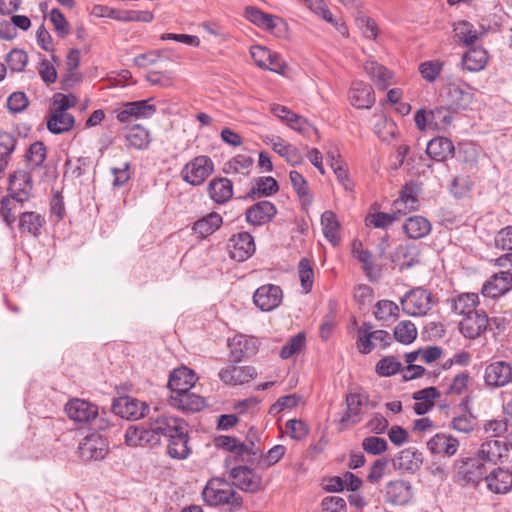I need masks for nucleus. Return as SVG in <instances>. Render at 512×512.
I'll use <instances>...</instances> for the list:
<instances>
[{
    "label": "nucleus",
    "mask_w": 512,
    "mask_h": 512,
    "mask_svg": "<svg viewBox=\"0 0 512 512\" xmlns=\"http://www.w3.org/2000/svg\"><path fill=\"white\" fill-rule=\"evenodd\" d=\"M353 255L354 257L362 264V269L365 272V275L372 279V271L374 268V257L373 254L362 247L361 242L353 243Z\"/></svg>",
    "instance_id": "nucleus-58"
},
{
    "label": "nucleus",
    "mask_w": 512,
    "mask_h": 512,
    "mask_svg": "<svg viewBox=\"0 0 512 512\" xmlns=\"http://www.w3.org/2000/svg\"><path fill=\"white\" fill-rule=\"evenodd\" d=\"M401 305L408 315L424 316L432 308V294L424 288H414L401 299Z\"/></svg>",
    "instance_id": "nucleus-7"
},
{
    "label": "nucleus",
    "mask_w": 512,
    "mask_h": 512,
    "mask_svg": "<svg viewBox=\"0 0 512 512\" xmlns=\"http://www.w3.org/2000/svg\"><path fill=\"white\" fill-rule=\"evenodd\" d=\"M169 403L183 412H199L205 407L204 398L190 390L174 392L169 397Z\"/></svg>",
    "instance_id": "nucleus-25"
},
{
    "label": "nucleus",
    "mask_w": 512,
    "mask_h": 512,
    "mask_svg": "<svg viewBox=\"0 0 512 512\" xmlns=\"http://www.w3.org/2000/svg\"><path fill=\"white\" fill-rule=\"evenodd\" d=\"M476 417L471 412H465L453 417L451 427L464 434L471 433L476 426Z\"/></svg>",
    "instance_id": "nucleus-62"
},
{
    "label": "nucleus",
    "mask_w": 512,
    "mask_h": 512,
    "mask_svg": "<svg viewBox=\"0 0 512 512\" xmlns=\"http://www.w3.org/2000/svg\"><path fill=\"white\" fill-rule=\"evenodd\" d=\"M244 16L251 23L267 31H272L276 27L277 22L280 21V18L264 13L254 6H247Z\"/></svg>",
    "instance_id": "nucleus-43"
},
{
    "label": "nucleus",
    "mask_w": 512,
    "mask_h": 512,
    "mask_svg": "<svg viewBox=\"0 0 512 512\" xmlns=\"http://www.w3.org/2000/svg\"><path fill=\"white\" fill-rule=\"evenodd\" d=\"M419 191L420 188L416 182L411 181L406 183L402 187L399 199L395 201L396 207L403 204L409 210H415L417 208Z\"/></svg>",
    "instance_id": "nucleus-54"
},
{
    "label": "nucleus",
    "mask_w": 512,
    "mask_h": 512,
    "mask_svg": "<svg viewBox=\"0 0 512 512\" xmlns=\"http://www.w3.org/2000/svg\"><path fill=\"white\" fill-rule=\"evenodd\" d=\"M230 477L242 491L256 493L262 489V477L248 466H237L230 470Z\"/></svg>",
    "instance_id": "nucleus-15"
},
{
    "label": "nucleus",
    "mask_w": 512,
    "mask_h": 512,
    "mask_svg": "<svg viewBox=\"0 0 512 512\" xmlns=\"http://www.w3.org/2000/svg\"><path fill=\"white\" fill-rule=\"evenodd\" d=\"M65 412L79 426L87 425L95 431L104 430L108 426V422L99 415L98 406L88 400H69L65 405Z\"/></svg>",
    "instance_id": "nucleus-1"
},
{
    "label": "nucleus",
    "mask_w": 512,
    "mask_h": 512,
    "mask_svg": "<svg viewBox=\"0 0 512 512\" xmlns=\"http://www.w3.org/2000/svg\"><path fill=\"white\" fill-rule=\"evenodd\" d=\"M431 223L423 216L415 215L406 219L403 230L411 239H421L431 231Z\"/></svg>",
    "instance_id": "nucleus-40"
},
{
    "label": "nucleus",
    "mask_w": 512,
    "mask_h": 512,
    "mask_svg": "<svg viewBox=\"0 0 512 512\" xmlns=\"http://www.w3.org/2000/svg\"><path fill=\"white\" fill-rule=\"evenodd\" d=\"M125 442L129 446L157 445L155 436L150 430L149 421L139 425L129 426L125 433Z\"/></svg>",
    "instance_id": "nucleus-26"
},
{
    "label": "nucleus",
    "mask_w": 512,
    "mask_h": 512,
    "mask_svg": "<svg viewBox=\"0 0 512 512\" xmlns=\"http://www.w3.org/2000/svg\"><path fill=\"white\" fill-rule=\"evenodd\" d=\"M393 261L399 264L400 269H409L420 262V250L415 244L399 245Z\"/></svg>",
    "instance_id": "nucleus-38"
},
{
    "label": "nucleus",
    "mask_w": 512,
    "mask_h": 512,
    "mask_svg": "<svg viewBox=\"0 0 512 512\" xmlns=\"http://www.w3.org/2000/svg\"><path fill=\"white\" fill-rule=\"evenodd\" d=\"M452 113L447 105L436 107L429 111V124L437 130L445 129L452 123Z\"/></svg>",
    "instance_id": "nucleus-57"
},
{
    "label": "nucleus",
    "mask_w": 512,
    "mask_h": 512,
    "mask_svg": "<svg viewBox=\"0 0 512 512\" xmlns=\"http://www.w3.org/2000/svg\"><path fill=\"white\" fill-rule=\"evenodd\" d=\"M222 222L223 219L219 213L211 212L206 216L198 219L193 224L192 229L194 233L197 234L200 238H206L218 230L222 225Z\"/></svg>",
    "instance_id": "nucleus-41"
},
{
    "label": "nucleus",
    "mask_w": 512,
    "mask_h": 512,
    "mask_svg": "<svg viewBox=\"0 0 512 512\" xmlns=\"http://www.w3.org/2000/svg\"><path fill=\"white\" fill-rule=\"evenodd\" d=\"M214 164L210 157L200 155L189 161L181 171L183 181L199 186L213 173Z\"/></svg>",
    "instance_id": "nucleus-5"
},
{
    "label": "nucleus",
    "mask_w": 512,
    "mask_h": 512,
    "mask_svg": "<svg viewBox=\"0 0 512 512\" xmlns=\"http://www.w3.org/2000/svg\"><path fill=\"white\" fill-rule=\"evenodd\" d=\"M282 299V289L274 284H264L257 288L253 294V303L264 312L277 308L281 304Z\"/></svg>",
    "instance_id": "nucleus-13"
},
{
    "label": "nucleus",
    "mask_w": 512,
    "mask_h": 512,
    "mask_svg": "<svg viewBox=\"0 0 512 512\" xmlns=\"http://www.w3.org/2000/svg\"><path fill=\"white\" fill-rule=\"evenodd\" d=\"M455 38L463 45H473L478 41L481 36L474 25L468 21H459L454 24Z\"/></svg>",
    "instance_id": "nucleus-50"
},
{
    "label": "nucleus",
    "mask_w": 512,
    "mask_h": 512,
    "mask_svg": "<svg viewBox=\"0 0 512 512\" xmlns=\"http://www.w3.org/2000/svg\"><path fill=\"white\" fill-rule=\"evenodd\" d=\"M488 55L486 50L474 47L468 50L462 57V66L470 72H478L486 66Z\"/></svg>",
    "instance_id": "nucleus-45"
},
{
    "label": "nucleus",
    "mask_w": 512,
    "mask_h": 512,
    "mask_svg": "<svg viewBox=\"0 0 512 512\" xmlns=\"http://www.w3.org/2000/svg\"><path fill=\"white\" fill-rule=\"evenodd\" d=\"M364 70L378 89L385 90L391 84L392 72L376 61H367Z\"/></svg>",
    "instance_id": "nucleus-39"
},
{
    "label": "nucleus",
    "mask_w": 512,
    "mask_h": 512,
    "mask_svg": "<svg viewBox=\"0 0 512 512\" xmlns=\"http://www.w3.org/2000/svg\"><path fill=\"white\" fill-rule=\"evenodd\" d=\"M197 379L196 374L191 369L180 367L170 373L168 388L171 390V394H174V392H185L194 387Z\"/></svg>",
    "instance_id": "nucleus-28"
},
{
    "label": "nucleus",
    "mask_w": 512,
    "mask_h": 512,
    "mask_svg": "<svg viewBox=\"0 0 512 512\" xmlns=\"http://www.w3.org/2000/svg\"><path fill=\"white\" fill-rule=\"evenodd\" d=\"M412 496V487L405 480H393L385 486V497L390 503L405 505L410 502Z\"/></svg>",
    "instance_id": "nucleus-29"
},
{
    "label": "nucleus",
    "mask_w": 512,
    "mask_h": 512,
    "mask_svg": "<svg viewBox=\"0 0 512 512\" xmlns=\"http://www.w3.org/2000/svg\"><path fill=\"white\" fill-rule=\"evenodd\" d=\"M93 14L97 17L111 18L120 22H144L150 23L154 15L150 11L120 10L104 5H96Z\"/></svg>",
    "instance_id": "nucleus-8"
},
{
    "label": "nucleus",
    "mask_w": 512,
    "mask_h": 512,
    "mask_svg": "<svg viewBox=\"0 0 512 512\" xmlns=\"http://www.w3.org/2000/svg\"><path fill=\"white\" fill-rule=\"evenodd\" d=\"M484 481L489 491L495 494H506L512 489V471L503 468H494L485 474Z\"/></svg>",
    "instance_id": "nucleus-24"
},
{
    "label": "nucleus",
    "mask_w": 512,
    "mask_h": 512,
    "mask_svg": "<svg viewBox=\"0 0 512 512\" xmlns=\"http://www.w3.org/2000/svg\"><path fill=\"white\" fill-rule=\"evenodd\" d=\"M484 382L491 388H500L512 380V366L506 361H495L486 366Z\"/></svg>",
    "instance_id": "nucleus-16"
},
{
    "label": "nucleus",
    "mask_w": 512,
    "mask_h": 512,
    "mask_svg": "<svg viewBox=\"0 0 512 512\" xmlns=\"http://www.w3.org/2000/svg\"><path fill=\"white\" fill-rule=\"evenodd\" d=\"M33 181L31 174L26 170H17L9 176V195L18 202H26L31 197Z\"/></svg>",
    "instance_id": "nucleus-17"
},
{
    "label": "nucleus",
    "mask_w": 512,
    "mask_h": 512,
    "mask_svg": "<svg viewBox=\"0 0 512 512\" xmlns=\"http://www.w3.org/2000/svg\"><path fill=\"white\" fill-rule=\"evenodd\" d=\"M443 67L444 63L440 60H428L420 63L418 69L425 81L433 83L441 74Z\"/></svg>",
    "instance_id": "nucleus-59"
},
{
    "label": "nucleus",
    "mask_w": 512,
    "mask_h": 512,
    "mask_svg": "<svg viewBox=\"0 0 512 512\" xmlns=\"http://www.w3.org/2000/svg\"><path fill=\"white\" fill-rule=\"evenodd\" d=\"M214 444L217 448L234 454L237 461H246V452L248 448L243 442L233 436L220 435L214 438Z\"/></svg>",
    "instance_id": "nucleus-44"
},
{
    "label": "nucleus",
    "mask_w": 512,
    "mask_h": 512,
    "mask_svg": "<svg viewBox=\"0 0 512 512\" xmlns=\"http://www.w3.org/2000/svg\"><path fill=\"white\" fill-rule=\"evenodd\" d=\"M507 451L504 441L491 439L482 443L477 457L481 458L483 463L487 461L495 464L506 455Z\"/></svg>",
    "instance_id": "nucleus-37"
},
{
    "label": "nucleus",
    "mask_w": 512,
    "mask_h": 512,
    "mask_svg": "<svg viewBox=\"0 0 512 512\" xmlns=\"http://www.w3.org/2000/svg\"><path fill=\"white\" fill-rule=\"evenodd\" d=\"M266 143L270 144L272 149L292 166L300 164L303 160L299 149L294 145L286 143L279 136L267 137Z\"/></svg>",
    "instance_id": "nucleus-33"
},
{
    "label": "nucleus",
    "mask_w": 512,
    "mask_h": 512,
    "mask_svg": "<svg viewBox=\"0 0 512 512\" xmlns=\"http://www.w3.org/2000/svg\"><path fill=\"white\" fill-rule=\"evenodd\" d=\"M453 479L461 486H477L487 473L485 463L478 457H462L454 462Z\"/></svg>",
    "instance_id": "nucleus-3"
},
{
    "label": "nucleus",
    "mask_w": 512,
    "mask_h": 512,
    "mask_svg": "<svg viewBox=\"0 0 512 512\" xmlns=\"http://www.w3.org/2000/svg\"><path fill=\"white\" fill-rule=\"evenodd\" d=\"M230 357L233 362H240L244 358L256 354L257 340L246 335H236L229 340Z\"/></svg>",
    "instance_id": "nucleus-22"
},
{
    "label": "nucleus",
    "mask_w": 512,
    "mask_h": 512,
    "mask_svg": "<svg viewBox=\"0 0 512 512\" xmlns=\"http://www.w3.org/2000/svg\"><path fill=\"white\" fill-rule=\"evenodd\" d=\"M450 301L453 312L464 317L477 311L479 296L476 293H462Z\"/></svg>",
    "instance_id": "nucleus-42"
},
{
    "label": "nucleus",
    "mask_w": 512,
    "mask_h": 512,
    "mask_svg": "<svg viewBox=\"0 0 512 512\" xmlns=\"http://www.w3.org/2000/svg\"><path fill=\"white\" fill-rule=\"evenodd\" d=\"M396 220L397 215L395 213L375 212L369 213L366 216L365 222L367 226L386 229L390 225H392Z\"/></svg>",
    "instance_id": "nucleus-64"
},
{
    "label": "nucleus",
    "mask_w": 512,
    "mask_h": 512,
    "mask_svg": "<svg viewBox=\"0 0 512 512\" xmlns=\"http://www.w3.org/2000/svg\"><path fill=\"white\" fill-rule=\"evenodd\" d=\"M351 104L358 109H369L375 103V94L371 85L355 81L350 89Z\"/></svg>",
    "instance_id": "nucleus-31"
},
{
    "label": "nucleus",
    "mask_w": 512,
    "mask_h": 512,
    "mask_svg": "<svg viewBox=\"0 0 512 512\" xmlns=\"http://www.w3.org/2000/svg\"><path fill=\"white\" fill-rule=\"evenodd\" d=\"M202 496L210 506L229 505L238 508L242 505L241 496L237 495L231 484L221 478L210 479L203 489Z\"/></svg>",
    "instance_id": "nucleus-2"
},
{
    "label": "nucleus",
    "mask_w": 512,
    "mask_h": 512,
    "mask_svg": "<svg viewBox=\"0 0 512 512\" xmlns=\"http://www.w3.org/2000/svg\"><path fill=\"white\" fill-rule=\"evenodd\" d=\"M17 142L18 139L13 134L0 131V171L2 174L11 160Z\"/></svg>",
    "instance_id": "nucleus-48"
},
{
    "label": "nucleus",
    "mask_w": 512,
    "mask_h": 512,
    "mask_svg": "<svg viewBox=\"0 0 512 512\" xmlns=\"http://www.w3.org/2000/svg\"><path fill=\"white\" fill-rule=\"evenodd\" d=\"M46 154L47 150L44 143L36 141L28 147L24 156L25 162L31 169L39 168L46 159Z\"/></svg>",
    "instance_id": "nucleus-56"
},
{
    "label": "nucleus",
    "mask_w": 512,
    "mask_h": 512,
    "mask_svg": "<svg viewBox=\"0 0 512 512\" xmlns=\"http://www.w3.org/2000/svg\"><path fill=\"white\" fill-rule=\"evenodd\" d=\"M490 326L487 313L477 310L464 316L459 322V331L467 339H476L484 334Z\"/></svg>",
    "instance_id": "nucleus-10"
},
{
    "label": "nucleus",
    "mask_w": 512,
    "mask_h": 512,
    "mask_svg": "<svg viewBox=\"0 0 512 512\" xmlns=\"http://www.w3.org/2000/svg\"><path fill=\"white\" fill-rule=\"evenodd\" d=\"M321 225L325 238L333 245L337 246L340 243L339 236V222L335 213L332 211H325L321 216Z\"/></svg>",
    "instance_id": "nucleus-49"
},
{
    "label": "nucleus",
    "mask_w": 512,
    "mask_h": 512,
    "mask_svg": "<svg viewBox=\"0 0 512 512\" xmlns=\"http://www.w3.org/2000/svg\"><path fill=\"white\" fill-rule=\"evenodd\" d=\"M153 99L138 100L123 103L119 108L114 109L116 119L121 123H128L132 120L148 119L156 113V106L150 104Z\"/></svg>",
    "instance_id": "nucleus-6"
},
{
    "label": "nucleus",
    "mask_w": 512,
    "mask_h": 512,
    "mask_svg": "<svg viewBox=\"0 0 512 512\" xmlns=\"http://www.w3.org/2000/svg\"><path fill=\"white\" fill-rule=\"evenodd\" d=\"M229 242L230 256L235 261L243 262L255 252L254 238L248 232H240L233 235Z\"/></svg>",
    "instance_id": "nucleus-19"
},
{
    "label": "nucleus",
    "mask_w": 512,
    "mask_h": 512,
    "mask_svg": "<svg viewBox=\"0 0 512 512\" xmlns=\"http://www.w3.org/2000/svg\"><path fill=\"white\" fill-rule=\"evenodd\" d=\"M44 218L36 212H24L20 215L19 228L37 237L44 225Z\"/></svg>",
    "instance_id": "nucleus-55"
},
{
    "label": "nucleus",
    "mask_w": 512,
    "mask_h": 512,
    "mask_svg": "<svg viewBox=\"0 0 512 512\" xmlns=\"http://www.w3.org/2000/svg\"><path fill=\"white\" fill-rule=\"evenodd\" d=\"M115 415L127 420H138L143 418L149 411V406L136 398L120 397L112 404Z\"/></svg>",
    "instance_id": "nucleus-12"
},
{
    "label": "nucleus",
    "mask_w": 512,
    "mask_h": 512,
    "mask_svg": "<svg viewBox=\"0 0 512 512\" xmlns=\"http://www.w3.org/2000/svg\"><path fill=\"white\" fill-rule=\"evenodd\" d=\"M473 101V93L471 88L466 86L462 88L459 85L450 83L445 88L443 95V102L453 112H460L466 110Z\"/></svg>",
    "instance_id": "nucleus-14"
},
{
    "label": "nucleus",
    "mask_w": 512,
    "mask_h": 512,
    "mask_svg": "<svg viewBox=\"0 0 512 512\" xmlns=\"http://www.w3.org/2000/svg\"><path fill=\"white\" fill-rule=\"evenodd\" d=\"M208 193L215 203H226L233 196V184L228 178H215L208 185Z\"/></svg>",
    "instance_id": "nucleus-36"
},
{
    "label": "nucleus",
    "mask_w": 512,
    "mask_h": 512,
    "mask_svg": "<svg viewBox=\"0 0 512 512\" xmlns=\"http://www.w3.org/2000/svg\"><path fill=\"white\" fill-rule=\"evenodd\" d=\"M426 153L434 161L443 162L453 157L455 146L449 138L438 136L428 142Z\"/></svg>",
    "instance_id": "nucleus-32"
},
{
    "label": "nucleus",
    "mask_w": 512,
    "mask_h": 512,
    "mask_svg": "<svg viewBox=\"0 0 512 512\" xmlns=\"http://www.w3.org/2000/svg\"><path fill=\"white\" fill-rule=\"evenodd\" d=\"M188 431L186 425L182 420H179L177 427H175L168 436V455L177 460H184L191 454V449L188 446Z\"/></svg>",
    "instance_id": "nucleus-9"
},
{
    "label": "nucleus",
    "mask_w": 512,
    "mask_h": 512,
    "mask_svg": "<svg viewBox=\"0 0 512 512\" xmlns=\"http://www.w3.org/2000/svg\"><path fill=\"white\" fill-rule=\"evenodd\" d=\"M276 214V206L270 201L263 200L246 209L245 219L250 225L263 226L269 223Z\"/></svg>",
    "instance_id": "nucleus-21"
},
{
    "label": "nucleus",
    "mask_w": 512,
    "mask_h": 512,
    "mask_svg": "<svg viewBox=\"0 0 512 512\" xmlns=\"http://www.w3.org/2000/svg\"><path fill=\"white\" fill-rule=\"evenodd\" d=\"M512 289V274L501 271L492 275L482 286L481 293L485 297L498 298Z\"/></svg>",
    "instance_id": "nucleus-20"
},
{
    "label": "nucleus",
    "mask_w": 512,
    "mask_h": 512,
    "mask_svg": "<svg viewBox=\"0 0 512 512\" xmlns=\"http://www.w3.org/2000/svg\"><path fill=\"white\" fill-rule=\"evenodd\" d=\"M180 419L174 417H157L155 419L150 418V430L155 436L157 445L160 443L162 437H168L172 430L177 427V423Z\"/></svg>",
    "instance_id": "nucleus-47"
},
{
    "label": "nucleus",
    "mask_w": 512,
    "mask_h": 512,
    "mask_svg": "<svg viewBox=\"0 0 512 512\" xmlns=\"http://www.w3.org/2000/svg\"><path fill=\"white\" fill-rule=\"evenodd\" d=\"M357 348L361 354H369L375 348L385 349L392 342L390 333L385 330H372V325L363 323L357 330Z\"/></svg>",
    "instance_id": "nucleus-4"
},
{
    "label": "nucleus",
    "mask_w": 512,
    "mask_h": 512,
    "mask_svg": "<svg viewBox=\"0 0 512 512\" xmlns=\"http://www.w3.org/2000/svg\"><path fill=\"white\" fill-rule=\"evenodd\" d=\"M422 453L416 448L409 447L401 450L393 459L395 470L401 472H415L422 464Z\"/></svg>",
    "instance_id": "nucleus-30"
},
{
    "label": "nucleus",
    "mask_w": 512,
    "mask_h": 512,
    "mask_svg": "<svg viewBox=\"0 0 512 512\" xmlns=\"http://www.w3.org/2000/svg\"><path fill=\"white\" fill-rule=\"evenodd\" d=\"M368 403V396L365 393H349L346 396L347 411L340 418V423L344 426L360 422L362 407Z\"/></svg>",
    "instance_id": "nucleus-27"
},
{
    "label": "nucleus",
    "mask_w": 512,
    "mask_h": 512,
    "mask_svg": "<svg viewBox=\"0 0 512 512\" xmlns=\"http://www.w3.org/2000/svg\"><path fill=\"white\" fill-rule=\"evenodd\" d=\"M278 190V182L273 177H258L253 180L252 187L244 199L255 200L257 198L268 197L277 193Z\"/></svg>",
    "instance_id": "nucleus-35"
},
{
    "label": "nucleus",
    "mask_w": 512,
    "mask_h": 512,
    "mask_svg": "<svg viewBox=\"0 0 512 512\" xmlns=\"http://www.w3.org/2000/svg\"><path fill=\"white\" fill-rule=\"evenodd\" d=\"M474 182L468 175H457L451 182L450 192L456 198L466 196L473 188Z\"/></svg>",
    "instance_id": "nucleus-63"
},
{
    "label": "nucleus",
    "mask_w": 512,
    "mask_h": 512,
    "mask_svg": "<svg viewBox=\"0 0 512 512\" xmlns=\"http://www.w3.org/2000/svg\"><path fill=\"white\" fill-rule=\"evenodd\" d=\"M257 373L252 366L229 365L222 368L218 376L227 385H242L256 377Z\"/></svg>",
    "instance_id": "nucleus-23"
},
{
    "label": "nucleus",
    "mask_w": 512,
    "mask_h": 512,
    "mask_svg": "<svg viewBox=\"0 0 512 512\" xmlns=\"http://www.w3.org/2000/svg\"><path fill=\"white\" fill-rule=\"evenodd\" d=\"M125 146L130 149L144 150L151 142L149 130L140 124L126 128L124 131Z\"/></svg>",
    "instance_id": "nucleus-34"
},
{
    "label": "nucleus",
    "mask_w": 512,
    "mask_h": 512,
    "mask_svg": "<svg viewBox=\"0 0 512 512\" xmlns=\"http://www.w3.org/2000/svg\"><path fill=\"white\" fill-rule=\"evenodd\" d=\"M108 441L99 433L87 435L79 446L80 457L85 461H98L108 453Z\"/></svg>",
    "instance_id": "nucleus-11"
},
{
    "label": "nucleus",
    "mask_w": 512,
    "mask_h": 512,
    "mask_svg": "<svg viewBox=\"0 0 512 512\" xmlns=\"http://www.w3.org/2000/svg\"><path fill=\"white\" fill-rule=\"evenodd\" d=\"M416 337L417 329L410 321H402L394 329V338L402 344H410Z\"/></svg>",
    "instance_id": "nucleus-60"
},
{
    "label": "nucleus",
    "mask_w": 512,
    "mask_h": 512,
    "mask_svg": "<svg viewBox=\"0 0 512 512\" xmlns=\"http://www.w3.org/2000/svg\"><path fill=\"white\" fill-rule=\"evenodd\" d=\"M14 197L7 195L0 198V217L8 226L16 221L17 213H20V204Z\"/></svg>",
    "instance_id": "nucleus-52"
},
{
    "label": "nucleus",
    "mask_w": 512,
    "mask_h": 512,
    "mask_svg": "<svg viewBox=\"0 0 512 512\" xmlns=\"http://www.w3.org/2000/svg\"><path fill=\"white\" fill-rule=\"evenodd\" d=\"M74 123L75 119L70 113L53 110L47 128L53 134H62L71 130Z\"/></svg>",
    "instance_id": "nucleus-46"
},
{
    "label": "nucleus",
    "mask_w": 512,
    "mask_h": 512,
    "mask_svg": "<svg viewBox=\"0 0 512 512\" xmlns=\"http://www.w3.org/2000/svg\"><path fill=\"white\" fill-rule=\"evenodd\" d=\"M253 159L244 154H238L225 163L223 171L226 174L248 175L253 166Z\"/></svg>",
    "instance_id": "nucleus-53"
},
{
    "label": "nucleus",
    "mask_w": 512,
    "mask_h": 512,
    "mask_svg": "<svg viewBox=\"0 0 512 512\" xmlns=\"http://www.w3.org/2000/svg\"><path fill=\"white\" fill-rule=\"evenodd\" d=\"M289 179L293 189L300 199L301 204L305 206L310 205L312 203L313 196L310 192L307 180L295 170L290 172Z\"/></svg>",
    "instance_id": "nucleus-51"
},
{
    "label": "nucleus",
    "mask_w": 512,
    "mask_h": 512,
    "mask_svg": "<svg viewBox=\"0 0 512 512\" xmlns=\"http://www.w3.org/2000/svg\"><path fill=\"white\" fill-rule=\"evenodd\" d=\"M402 364L395 356H386L376 364V373L381 377H389L400 371Z\"/></svg>",
    "instance_id": "nucleus-61"
},
{
    "label": "nucleus",
    "mask_w": 512,
    "mask_h": 512,
    "mask_svg": "<svg viewBox=\"0 0 512 512\" xmlns=\"http://www.w3.org/2000/svg\"><path fill=\"white\" fill-rule=\"evenodd\" d=\"M459 446V440L446 433H437L427 441V448L434 456L452 457L457 453Z\"/></svg>",
    "instance_id": "nucleus-18"
}]
</instances>
